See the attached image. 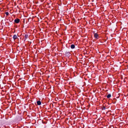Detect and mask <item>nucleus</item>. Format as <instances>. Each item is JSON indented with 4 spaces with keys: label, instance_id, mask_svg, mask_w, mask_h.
Instances as JSON below:
<instances>
[{
    "label": "nucleus",
    "instance_id": "7",
    "mask_svg": "<svg viewBox=\"0 0 128 128\" xmlns=\"http://www.w3.org/2000/svg\"><path fill=\"white\" fill-rule=\"evenodd\" d=\"M5 14L7 16H8L9 14V13L8 12H6Z\"/></svg>",
    "mask_w": 128,
    "mask_h": 128
},
{
    "label": "nucleus",
    "instance_id": "2",
    "mask_svg": "<svg viewBox=\"0 0 128 128\" xmlns=\"http://www.w3.org/2000/svg\"><path fill=\"white\" fill-rule=\"evenodd\" d=\"M20 20L18 19H17L14 20V22L16 23H18L20 22Z\"/></svg>",
    "mask_w": 128,
    "mask_h": 128
},
{
    "label": "nucleus",
    "instance_id": "6",
    "mask_svg": "<svg viewBox=\"0 0 128 128\" xmlns=\"http://www.w3.org/2000/svg\"><path fill=\"white\" fill-rule=\"evenodd\" d=\"M111 96V95L110 94H108L107 96V97L108 98H109Z\"/></svg>",
    "mask_w": 128,
    "mask_h": 128
},
{
    "label": "nucleus",
    "instance_id": "3",
    "mask_svg": "<svg viewBox=\"0 0 128 128\" xmlns=\"http://www.w3.org/2000/svg\"><path fill=\"white\" fill-rule=\"evenodd\" d=\"M13 38L14 40H15L17 38V36L16 35L14 34V35Z\"/></svg>",
    "mask_w": 128,
    "mask_h": 128
},
{
    "label": "nucleus",
    "instance_id": "1",
    "mask_svg": "<svg viewBox=\"0 0 128 128\" xmlns=\"http://www.w3.org/2000/svg\"><path fill=\"white\" fill-rule=\"evenodd\" d=\"M94 35L95 38L98 39L100 37L98 35L97 33H94Z\"/></svg>",
    "mask_w": 128,
    "mask_h": 128
},
{
    "label": "nucleus",
    "instance_id": "4",
    "mask_svg": "<svg viewBox=\"0 0 128 128\" xmlns=\"http://www.w3.org/2000/svg\"><path fill=\"white\" fill-rule=\"evenodd\" d=\"M37 104L38 105H40L41 104V102L40 101H38L37 102Z\"/></svg>",
    "mask_w": 128,
    "mask_h": 128
},
{
    "label": "nucleus",
    "instance_id": "5",
    "mask_svg": "<svg viewBox=\"0 0 128 128\" xmlns=\"http://www.w3.org/2000/svg\"><path fill=\"white\" fill-rule=\"evenodd\" d=\"M75 48V46L74 44H72L71 46V48H72L73 49L74 48Z\"/></svg>",
    "mask_w": 128,
    "mask_h": 128
}]
</instances>
